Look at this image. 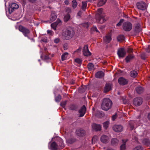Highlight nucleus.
Segmentation results:
<instances>
[{"instance_id": "nucleus-24", "label": "nucleus", "mask_w": 150, "mask_h": 150, "mask_svg": "<svg viewBox=\"0 0 150 150\" xmlns=\"http://www.w3.org/2000/svg\"><path fill=\"white\" fill-rule=\"evenodd\" d=\"M118 140L115 138H113L111 140V144L113 146H115L117 144Z\"/></svg>"}, {"instance_id": "nucleus-31", "label": "nucleus", "mask_w": 150, "mask_h": 150, "mask_svg": "<svg viewBox=\"0 0 150 150\" xmlns=\"http://www.w3.org/2000/svg\"><path fill=\"white\" fill-rule=\"evenodd\" d=\"M125 38L124 36L122 35H119L117 37V39L118 41H122L124 40Z\"/></svg>"}, {"instance_id": "nucleus-45", "label": "nucleus", "mask_w": 150, "mask_h": 150, "mask_svg": "<svg viewBox=\"0 0 150 150\" xmlns=\"http://www.w3.org/2000/svg\"><path fill=\"white\" fill-rule=\"evenodd\" d=\"M65 10L66 12L69 13H71V9L69 7L66 8H65Z\"/></svg>"}, {"instance_id": "nucleus-49", "label": "nucleus", "mask_w": 150, "mask_h": 150, "mask_svg": "<svg viewBox=\"0 0 150 150\" xmlns=\"http://www.w3.org/2000/svg\"><path fill=\"white\" fill-rule=\"evenodd\" d=\"M59 39L58 38L55 39L54 40V42L56 43H58L59 42Z\"/></svg>"}, {"instance_id": "nucleus-7", "label": "nucleus", "mask_w": 150, "mask_h": 150, "mask_svg": "<svg viewBox=\"0 0 150 150\" xmlns=\"http://www.w3.org/2000/svg\"><path fill=\"white\" fill-rule=\"evenodd\" d=\"M117 54L120 58H123L125 56L126 52L124 48H120L118 49Z\"/></svg>"}, {"instance_id": "nucleus-59", "label": "nucleus", "mask_w": 150, "mask_h": 150, "mask_svg": "<svg viewBox=\"0 0 150 150\" xmlns=\"http://www.w3.org/2000/svg\"><path fill=\"white\" fill-rule=\"evenodd\" d=\"M148 118L150 120V113L148 115Z\"/></svg>"}, {"instance_id": "nucleus-13", "label": "nucleus", "mask_w": 150, "mask_h": 150, "mask_svg": "<svg viewBox=\"0 0 150 150\" xmlns=\"http://www.w3.org/2000/svg\"><path fill=\"white\" fill-rule=\"evenodd\" d=\"M113 129L116 132H120L122 131L123 127L120 125H115L113 127Z\"/></svg>"}, {"instance_id": "nucleus-22", "label": "nucleus", "mask_w": 150, "mask_h": 150, "mask_svg": "<svg viewBox=\"0 0 150 150\" xmlns=\"http://www.w3.org/2000/svg\"><path fill=\"white\" fill-rule=\"evenodd\" d=\"M57 18V16L55 13L52 12L51 14L50 20L51 21H54Z\"/></svg>"}, {"instance_id": "nucleus-51", "label": "nucleus", "mask_w": 150, "mask_h": 150, "mask_svg": "<svg viewBox=\"0 0 150 150\" xmlns=\"http://www.w3.org/2000/svg\"><path fill=\"white\" fill-rule=\"evenodd\" d=\"M146 51L148 52H150V45H149L146 48Z\"/></svg>"}, {"instance_id": "nucleus-26", "label": "nucleus", "mask_w": 150, "mask_h": 150, "mask_svg": "<svg viewBox=\"0 0 150 150\" xmlns=\"http://www.w3.org/2000/svg\"><path fill=\"white\" fill-rule=\"evenodd\" d=\"M88 68L90 70H94L95 69L94 66L93 64L92 63H89L88 64Z\"/></svg>"}, {"instance_id": "nucleus-4", "label": "nucleus", "mask_w": 150, "mask_h": 150, "mask_svg": "<svg viewBox=\"0 0 150 150\" xmlns=\"http://www.w3.org/2000/svg\"><path fill=\"white\" fill-rule=\"evenodd\" d=\"M98 13L96 15V21L98 23H102L105 21L104 17L105 14L103 12V9L101 8L98 9L97 11Z\"/></svg>"}, {"instance_id": "nucleus-46", "label": "nucleus", "mask_w": 150, "mask_h": 150, "mask_svg": "<svg viewBox=\"0 0 150 150\" xmlns=\"http://www.w3.org/2000/svg\"><path fill=\"white\" fill-rule=\"evenodd\" d=\"M81 47H79L78 49H77L76 51H74V53H75L77 52H81Z\"/></svg>"}, {"instance_id": "nucleus-56", "label": "nucleus", "mask_w": 150, "mask_h": 150, "mask_svg": "<svg viewBox=\"0 0 150 150\" xmlns=\"http://www.w3.org/2000/svg\"><path fill=\"white\" fill-rule=\"evenodd\" d=\"M132 49L131 48H130L128 49V52L129 53L132 52Z\"/></svg>"}, {"instance_id": "nucleus-25", "label": "nucleus", "mask_w": 150, "mask_h": 150, "mask_svg": "<svg viewBox=\"0 0 150 150\" xmlns=\"http://www.w3.org/2000/svg\"><path fill=\"white\" fill-rule=\"evenodd\" d=\"M107 0H99L98 3V5L99 6H101L105 4Z\"/></svg>"}, {"instance_id": "nucleus-28", "label": "nucleus", "mask_w": 150, "mask_h": 150, "mask_svg": "<svg viewBox=\"0 0 150 150\" xmlns=\"http://www.w3.org/2000/svg\"><path fill=\"white\" fill-rule=\"evenodd\" d=\"M123 144L120 146V150H125L126 149V141L122 140Z\"/></svg>"}, {"instance_id": "nucleus-37", "label": "nucleus", "mask_w": 150, "mask_h": 150, "mask_svg": "<svg viewBox=\"0 0 150 150\" xmlns=\"http://www.w3.org/2000/svg\"><path fill=\"white\" fill-rule=\"evenodd\" d=\"M109 122V121H106L104 122L103 124V126L104 128L105 129H107L108 127Z\"/></svg>"}, {"instance_id": "nucleus-10", "label": "nucleus", "mask_w": 150, "mask_h": 150, "mask_svg": "<svg viewBox=\"0 0 150 150\" xmlns=\"http://www.w3.org/2000/svg\"><path fill=\"white\" fill-rule=\"evenodd\" d=\"M142 102L143 100L142 98L137 97L134 99L133 104L135 106H138L142 103Z\"/></svg>"}, {"instance_id": "nucleus-19", "label": "nucleus", "mask_w": 150, "mask_h": 150, "mask_svg": "<svg viewBox=\"0 0 150 150\" xmlns=\"http://www.w3.org/2000/svg\"><path fill=\"white\" fill-rule=\"evenodd\" d=\"M92 128L96 131H100L101 130V126L99 125L94 123L92 125Z\"/></svg>"}, {"instance_id": "nucleus-15", "label": "nucleus", "mask_w": 150, "mask_h": 150, "mask_svg": "<svg viewBox=\"0 0 150 150\" xmlns=\"http://www.w3.org/2000/svg\"><path fill=\"white\" fill-rule=\"evenodd\" d=\"M119 83L121 85H125L128 83V81L123 77L119 78L118 80Z\"/></svg>"}, {"instance_id": "nucleus-33", "label": "nucleus", "mask_w": 150, "mask_h": 150, "mask_svg": "<svg viewBox=\"0 0 150 150\" xmlns=\"http://www.w3.org/2000/svg\"><path fill=\"white\" fill-rule=\"evenodd\" d=\"M143 143L145 145H148L150 144V141L148 139H145L143 140Z\"/></svg>"}, {"instance_id": "nucleus-50", "label": "nucleus", "mask_w": 150, "mask_h": 150, "mask_svg": "<svg viewBox=\"0 0 150 150\" xmlns=\"http://www.w3.org/2000/svg\"><path fill=\"white\" fill-rule=\"evenodd\" d=\"M83 25L85 27H86V28H88V23H84Z\"/></svg>"}, {"instance_id": "nucleus-5", "label": "nucleus", "mask_w": 150, "mask_h": 150, "mask_svg": "<svg viewBox=\"0 0 150 150\" xmlns=\"http://www.w3.org/2000/svg\"><path fill=\"white\" fill-rule=\"evenodd\" d=\"M19 30L20 31L22 32L23 34L25 37H27L29 39V35L30 31L29 29L24 27L22 26H20L19 27Z\"/></svg>"}, {"instance_id": "nucleus-47", "label": "nucleus", "mask_w": 150, "mask_h": 150, "mask_svg": "<svg viewBox=\"0 0 150 150\" xmlns=\"http://www.w3.org/2000/svg\"><path fill=\"white\" fill-rule=\"evenodd\" d=\"M92 30H93V31H95L96 32H99V31L98 30L97 28L96 27H94L92 28Z\"/></svg>"}, {"instance_id": "nucleus-40", "label": "nucleus", "mask_w": 150, "mask_h": 150, "mask_svg": "<svg viewBox=\"0 0 150 150\" xmlns=\"http://www.w3.org/2000/svg\"><path fill=\"white\" fill-rule=\"evenodd\" d=\"M143 148L140 145L137 146H136L133 150H143Z\"/></svg>"}, {"instance_id": "nucleus-6", "label": "nucleus", "mask_w": 150, "mask_h": 150, "mask_svg": "<svg viewBox=\"0 0 150 150\" xmlns=\"http://www.w3.org/2000/svg\"><path fill=\"white\" fill-rule=\"evenodd\" d=\"M132 27V23L129 22H126L123 23L122 28L123 30L126 31H130Z\"/></svg>"}, {"instance_id": "nucleus-1", "label": "nucleus", "mask_w": 150, "mask_h": 150, "mask_svg": "<svg viewBox=\"0 0 150 150\" xmlns=\"http://www.w3.org/2000/svg\"><path fill=\"white\" fill-rule=\"evenodd\" d=\"M59 142L57 143L55 142H52L50 145V149L52 150H58L62 149L64 147L63 141L62 139L59 138Z\"/></svg>"}, {"instance_id": "nucleus-48", "label": "nucleus", "mask_w": 150, "mask_h": 150, "mask_svg": "<svg viewBox=\"0 0 150 150\" xmlns=\"http://www.w3.org/2000/svg\"><path fill=\"white\" fill-rule=\"evenodd\" d=\"M41 40L44 42H46L47 41V39L46 38H43Z\"/></svg>"}, {"instance_id": "nucleus-29", "label": "nucleus", "mask_w": 150, "mask_h": 150, "mask_svg": "<svg viewBox=\"0 0 150 150\" xmlns=\"http://www.w3.org/2000/svg\"><path fill=\"white\" fill-rule=\"evenodd\" d=\"M68 53L67 52L64 53L62 56V61L66 60L68 57Z\"/></svg>"}, {"instance_id": "nucleus-61", "label": "nucleus", "mask_w": 150, "mask_h": 150, "mask_svg": "<svg viewBox=\"0 0 150 150\" xmlns=\"http://www.w3.org/2000/svg\"><path fill=\"white\" fill-rule=\"evenodd\" d=\"M107 150H114L113 149L111 148H108Z\"/></svg>"}, {"instance_id": "nucleus-35", "label": "nucleus", "mask_w": 150, "mask_h": 150, "mask_svg": "<svg viewBox=\"0 0 150 150\" xmlns=\"http://www.w3.org/2000/svg\"><path fill=\"white\" fill-rule=\"evenodd\" d=\"M82 5L81 7V8L83 11H85L86 8L87 6V3L85 1L82 2Z\"/></svg>"}, {"instance_id": "nucleus-53", "label": "nucleus", "mask_w": 150, "mask_h": 150, "mask_svg": "<svg viewBox=\"0 0 150 150\" xmlns=\"http://www.w3.org/2000/svg\"><path fill=\"white\" fill-rule=\"evenodd\" d=\"M117 117V115H113L112 117V119L113 120H114Z\"/></svg>"}, {"instance_id": "nucleus-23", "label": "nucleus", "mask_w": 150, "mask_h": 150, "mask_svg": "<svg viewBox=\"0 0 150 150\" xmlns=\"http://www.w3.org/2000/svg\"><path fill=\"white\" fill-rule=\"evenodd\" d=\"M134 56L132 54L128 55L125 58L126 62H129L131 60L134 58Z\"/></svg>"}, {"instance_id": "nucleus-44", "label": "nucleus", "mask_w": 150, "mask_h": 150, "mask_svg": "<svg viewBox=\"0 0 150 150\" xmlns=\"http://www.w3.org/2000/svg\"><path fill=\"white\" fill-rule=\"evenodd\" d=\"M82 12L81 11H80L78 12L77 15L79 18H80L81 16V15L82 14Z\"/></svg>"}, {"instance_id": "nucleus-18", "label": "nucleus", "mask_w": 150, "mask_h": 150, "mask_svg": "<svg viewBox=\"0 0 150 150\" xmlns=\"http://www.w3.org/2000/svg\"><path fill=\"white\" fill-rule=\"evenodd\" d=\"M111 89V85L109 83H106L104 88V92L105 93L109 91Z\"/></svg>"}, {"instance_id": "nucleus-43", "label": "nucleus", "mask_w": 150, "mask_h": 150, "mask_svg": "<svg viewBox=\"0 0 150 150\" xmlns=\"http://www.w3.org/2000/svg\"><path fill=\"white\" fill-rule=\"evenodd\" d=\"M97 137H94L92 139V142L93 144H95L96 141L97 140Z\"/></svg>"}, {"instance_id": "nucleus-58", "label": "nucleus", "mask_w": 150, "mask_h": 150, "mask_svg": "<svg viewBox=\"0 0 150 150\" xmlns=\"http://www.w3.org/2000/svg\"><path fill=\"white\" fill-rule=\"evenodd\" d=\"M65 3L66 4H69V1L68 0H66L64 1Z\"/></svg>"}, {"instance_id": "nucleus-17", "label": "nucleus", "mask_w": 150, "mask_h": 150, "mask_svg": "<svg viewBox=\"0 0 150 150\" xmlns=\"http://www.w3.org/2000/svg\"><path fill=\"white\" fill-rule=\"evenodd\" d=\"M86 108L85 105H83L79 110L80 117H82L84 116L86 111Z\"/></svg>"}, {"instance_id": "nucleus-14", "label": "nucleus", "mask_w": 150, "mask_h": 150, "mask_svg": "<svg viewBox=\"0 0 150 150\" xmlns=\"http://www.w3.org/2000/svg\"><path fill=\"white\" fill-rule=\"evenodd\" d=\"M111 40V36L110 35H107L103 38V42L106 44L109 43Z\"/></svg>"}, {"instance_id": "nucleus-16", "label": "nucleus", "mask_w": 150, "mask_h": 150, "mask_svg": "<svg viewBox=\"0 0 150 150\" xmlns=\"http://www.w3.org/2000/svg\"><path fill=\"white\" fill-rule=\"evenodd\" d=\"M100 140L103 143H107L108 142L109 140L108 137L105 135H103L101 137Z\"/></svg>"}, {"instance_id": "nucleus-32", "label": "nucleus", "mask_w": 150, "mask_h": 150, "mask_svg": "<svg viewBox=\"0 0 150 150\" xmlns=\"http://www.w3.org/2000/svg\"><path fill=\"white\" fill-rule=\"evenodd\" d=\"M130 74L131 76L134 78L137 76L138 73L137 71H133L130 72Z\"/></svg>"}, {"instance_id": "nucleus-42", "label": "nucleus", "mask_w": 150, "mask_h": 150, "mask_svg": "<svg viewBox=\"0 0 150 150\" xmlns=\"http://www.w3.org/2000/svg\"><path fill=\"white\" fill-rule=\"evenodd\" d=\"M124 20L123 19H121L119 23L116 25L117 26H120L124 22Z\"/></svg>"}, {"instance_id": "nucleus-52", "label": "nucleus", "mask_w": 150, "mask_h": 150, "mask_svg": "<svg viewBox=\"0 0 150 150\" xmlns=\"http://www.w3.org/2000/svg\"><path fill=\"white\" fill-rule=\"evenodd\" d=\"M66 102H65V101L61 102V105L63 107H64L65 106V105L66 104Z\"/></svg>"}, {"instance_id": "nucleus-39", "label": "nucleus", "mask_w": 150, "mask_h": 150, "mask_svg": "<svg viewBox=\"0 0 150 150\" xmlns=\"http://www.w3.org/2000/svg\"><path fill=\"white\" fill-rule=\"evenodd\" d=\"M61 98V96L60 95H59L56 97L55 98V101L57 102H59L60 101Z\"/></svg>"}, {"instance_id": "nucleus-38", "label": "nucleus", "mask_w": 150, "mask_h": 150, "mask_svg": "<svg viewBox=\"0 0 150 150\" xmlns=\"http://www.w3.org/2000/svg\"><path fill=\"white\" fill-rule=\"evenodd\" d=\"M75 62L79 64H81L82 62V60L80 58H77L75 59Z\"/></svg>"}, {"instance_id": "nucleus-55", "label": "nucleus", "mask_w": 150, "mask_h": 150, "mask_svg": "<svg viewBox=\"0 0 150 150\" xmlns=\"http://www.w3.org/2000/svg\"><path fill=\"white\" fill-rule=\"evenodd\" d=\"M52 31L51 30H48L47 31V33L50 35L52 34Z\"/></svg>"}, {"instance_id": "nucleus-60", "label": "nucleus", "mask_w": 150, "mask_h": 150, "mask_svg": "<svg viewBox=\"0 0 150 150\" xmlns=\"http://www.w3.org/2000/svg\"><path fill=\"white\" fill-rule=\"evenodd\" d=\"M123 103H124V104H125V103H126V100H123Z\"/></svg>"}, {"instance_id": "nucleus-27", "label": "nucleus", "mask_w": 150, "mask_h": 150, "mask_svg": "<svg viewBox=\"0 0 150 150\" xmlns=\"http://www.w3.org/2000/svg\"><path fill=\"white\" fill-rule=\"evenodd\" d=\"M137 92L139 94H141L144 91V89L141 87H138L136 88Z\"/></svg>"}, {"instance_id": "nucleus-9", "label": "nucleus", "mask_w": 150, "mask_h": 150, "mask_svg": "<svg viewBox=\"0 0 150 150\" xmlns=\"http://www.w3.org/2000/svg\"><path fill=\"white\" fill-rule=\"evenodd\" d=\"M18 5L16 3H13L9 5V13H11L15 9H16L18 8Z\"/></svg>"}, {"instance_id": "nucleus-8", "label": "nucleus", "mask_w": 150, "mask_h": 150, "mask_svg": "<svg viewBox=\"0 0 150 150\" xmlns=\"http://www.w3.org/2000/svg\"><path fill=\"white\" fill-rule=\"evenodd\" d=\"M137 6L139 9L142 10H144L146 8V4L143 1L138 2L137 4Z\"/></svg>"}, {"instance_id": "nucleus-57", "label": "nucleus", "mask_w": 150, "mask_h": 150, "mask_svg": "<svg viewBox=\"0 0 150 150\" xmlns=\"http://www.w3.org/2000/svg\"><path fill=\"white\" fill-rule=\"evenodd\" d=\"M37 0H28V1L34 3Z\"/></svg>"}, {"instance_id": "nucleus-20", "label": "nucleus", "mask_w": 150, "mask_h": 150, "mask_svg": "<svg viewBox=\"0 0 150 150\" xmlns=\"http://www.w3.org/2000/svg\"><path fill=\"white\" fill-rule=\"evenodd\" d=\"M104 74L102 71H99L96 73L95 77L97 78H102L104 77Z\"/></svg>"}, {"instance_id": "nucleus-11", "label": "nucleus", "mask_w": 150, "mask_h": 150, "mask_svg": "<svg viewBox=\"0 0 150 150\" xmlns=\"http://www.w3.org/2000/svg\"><path fill=\"white\" fill-rule=\"evenodd\" d=\"M83 52L84 55L86 56H90L91 54L89 50L88 46L87 45L84 46L83 50Z\"/></svg>"}, {"instance_id": "nucleus-21", "label": "nucleus", "mask_w": 150, "mask_h": 150, "mask_svg": "<svg viewBox=\"0 0 150 150\" xmlns=\"http://www.w3.org/2000/svg\"><path fill=\"white\" fill-rule=\"evenodd\" d=\"M76 133L79 136H82L85 134V132L82 129H80L77 130L76 131Z\"/></svg>"}, {"instance_id": "nucleus-36", "label": "nucleus", "mask_w": 150, "mask_h": 150, "mask_svg": "<svg viewBox=\"0 0 150 150\" xmlns=\"http://www.w3.org/2000/svg\"><path fill=\"white\" fill-rule=\"evenodd\" d=\"M72 7L74 8V9L76 8L77 5V2L75 0H73L72 1Z\"/></svg>"}, {"instance_id": "nucleus-2", "label": "nucleus", "mask_w": 150, "mask_h": 150, "mask_svg": "<svg viewBox=\"0 0 150 150\" xmlns=\"http://www.w3.org/2000/svg\"><path fill=\"white\" fill-rule=\"evenodd\" d=\"M74 32L73 29L69 28L65 30L62 33L63 38L66 40L71 38L74 35Z\"/></svg>"}, {"instance_id": "nucleus-41", "label": "nucleus", "mask_w": 150, "mask_h": 150, "mask_svg": "<svg viewBox=\"0 0 150 150\" xmlns=\"http://www.w3.org/2000/svg\"><path fill=\"white\" fill-rule=\"evenodd\" d=\"M134 122L133 121H131L129 123V127H130L131 130L133 129L134 128Z\"/></svg>"}, {"instance_id": "nucleus-12", "label": "nucleus", "mask_w": 150, "mask_h": 150, "mask_svg": "<svg viewBox=\"0 0 150 150\" xmlns=\"http://www.w3.org/2000/svg\"><path fill=\"white\" fill-rule=\"evenodd\" d=\"M62 23L61 20L59 18H58L56 22L51 24V27L54 30L56 29V27L57 25H60Z\"/></svg>"}, {"instance_id": "nucleus-3", "label": "nucleus", "mask_w": 150, "mask_h": 150, "mask_svg": "<svg viewBox=\"0 0 150 150\" xmlns=\"http://www.w3.org/2000/svg\"><path fill=\"white\" fill-rule=\"evenodd\" d=\"M112 102L109 98H105L103 99L101 105V108L103 110H108L112 106Z\"/></svg>"}, {"instance_id": "nucleus-34", "label": "nucleus", "mask_w": 150, "mask_h": 150, "mask_svg": "<svg viewBox=\"0 0 150 150\" xmlns=\"http://www.w3.org/2000/svg\"><path fill=\"white\" fill-rule=\"evenodd\" d=\"M141 30V29L139 25L137 24L135 26V31L137 32H139Z\"/></svg>"}, {"instance_id": "nucleus-54", "label": "nucleus", "mask_w": 150, "mask_h": 150, "mask_svg": "<svg viewBox=\"0 0 150 150\" xmlns=\"http://www.w3.org/2000/svg\"><path fill=\"white\" fill-rule=\"evenodd\" d=\"M67 142L71 144L74 142V141L72 140H71L70 139H68L67 140Z\"/></svg>"}, {"instance_id": "nucleus-30", "label": "nucleus", "mask_w": 150, "mask_h": 150, "mask_svg": "<svg viewBox=\"0 0 150 150\" xmlns=\"http://www.w3.org/2000/svg\"><path fill=\"white\" fill-rule=\"evenodd\" d=\"M70 18V16L69 14L68 13L65 15L64 17V21L66 22L68 21Z\"/></svg>"}]
</instances>
